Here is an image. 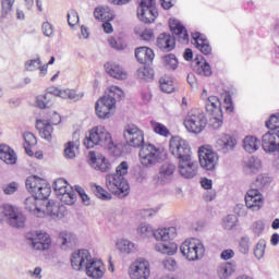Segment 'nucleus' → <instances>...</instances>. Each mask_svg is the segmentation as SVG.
<instances>
[{"label":"nucleus","instance_id":"1","mask_svg":"<svg viewBox=\"0 0 279 279\" xmlns=\"http://www.w3.org/2000/svg\"><path fill=\"white\" fill-rule=\"evenodd\" d=\"M137 233L143 236V239L153 235L156 241L165 242H160L155 245L156 252H160V254H168V256H173V254L178 252V244L173 242H167L173 241V239L178 236V229L175 227L163 228L154 231V228H151L149 225L141 223L137 228Z\"/></svg>","mask_w":279,"mask_h":279},{"label":"nucleus","instance_id":"2","mask_svg":"<svg viewBox=\"0 0 279 279\" xmlns=\"http://www.w3.org/2000/svg\"><path fill=\"white\" fill-rule=\"evenodd\" d=\"M71 265L75 271L85 269L89 278H104V264L101 260L93 258L88 250H78L77 252L72 253Z\"/></svg>","mask_w":279,"mask_h":279},{"label":"nucleus","instance_id":"3","mask_svg":"<svg viewBox=\"0 0 279 279\" xmlns=\"http://www.w3.org/2000/svg\"><path fill=\"white\" fill-rule=\"evenodd\" d=\"M84 145L87 149H93L95 145H99L117 156V145L112 141V135L104 126L93 128L86 135Z\"/></svg>","mask_w":279,"mask_h":279},{"label":"nucleus","instance_id":"4","mask_svg":"<svg viewBox=\"0 0 279 279\" xmlns=\"http://www.w3.org/2000/svg\"><path fill=\"white\" fill-rule=\"evenodd\" d=\"M163 150L154 144H144L140 149V162L146 169L156 167L162 160Z\"/></svg>","mask_w":279,"mask_h":279},{"label":"nucleus","instance_id":"5","mask_svg":"<svg viewBox=\"0 0 279 279\" xmlns=\"http://www.w3.org/2000/svg\"><path fill=\"white\" fill-rule=\"evenodd\" d=\"M184 125L187 132L192 134H202L208 125V119H206V113L202 109H192L189 111L184 120Z\"/></svg>","mask_w":279,"mask_h":279},{"label":"nucleus","instance_id":"6","mask_svg":"<svg viewBox=\"0 0 279 279\" xmlns=\"http://www.w3.org/2000/svg\"><path fill=\"white\" fill-rule=\"evenodd\" d=\"M180 252L186 260H202L204 258V254L206 253V248L204 247V243L198 239L192 238L190 240H185L181 246Z\"/></svg>","mask_w":279,"mask_h":279},{"label":"nucleus","instance_id":"7","mask_svg":"<svg viewBox=\"0 0 279 279\" xmlns=\"http://www.w3.org/2000/svg\"><path fill=\"white\" fill-rule=\"evenodd\" d=\"M106 187L110 193L120 198L128 197L130 195V183H128L125 177H121L119 174H107Z\"/></svg>","mask_w":279,"mask_h":279},{"label":"nucleus","instance_id":"8","mask_svg":"<svg viewBox=\"0 0 279 279\" xmlns=\"http://www.w3.org/2000/svg\"><path fill=\"white\" fill-rule=\"evenodd\" d=\"M26 189L29 193H34V196L41 203L43 199H48L49 195H51V187L47 183V180L37 175L26 179Z\"/></svg>","mask_w":279,"mask_h":279},{"label":"nucleus","instance_id":"9","mask_svg":"<svg viewBox=\"0 0 279 279\" xmlns=\"http://www.w3.org/2000/svg\"><path fill=\"white\" fill-rule=\"evenodd\" d=\"M52 187L60 202L68 206H73V204H75L77 196L75 195L73 187L69 186V182H66V180L63 178L57 179L53 182Z\"/></svg>","mask_w":279,"mask_h":279},{"label":"nucleus","instance_id":"10","mask_svg":"<svg viewBox=\"0 0 279 279\" xmlns=\"http://www.w3.org/2000/svg\"><path fill=\"white\" fill-rule=\"evenodd\" d=\"M61 121H62V118L56 111H53L50 114V118L37 120L36 130H38L39 136H41V138H45V141H51L52 138L51 134H53V126L51 125H59Z\"/></svg>","mask_w":279,"mask_h":279},{"label":"nucleus","instance_id":"11","mask_svg":"<svg viewBox=\"0 0 279 279\" xmlns=\"http://www.w3.org/2000/svg\"><path fill=\"white\" fill-rule=\"evenodd\" d=\"M198 160L205 171H215L219 165V155L209 146H202L198 149Z\"/></svg>","mask_w":279,"mask_h":279},{"label":"nucleus","instance_id":"12","mask_svg":"<svg viewBox=\"0 0 279 279\" xmlns=\"http://www.w3.org/2000/svg\"><path fill=\"white\" fill-rule=\"evenodd\" d=\"M170 151L174 158L180 160H184L191 158V145L186 140H183L180 136H174L170 140Z\"/></svg>","mask_w":279,"mask_h":279},{"label":"nucleus","instance_id":"13","mask_svg":"<svg viewBox=\"0 0 279 279\" xmlns=\"http://www.w3.org/2000/svg\"><path fill=\"white\" fill-rule=\"evenodd\" d=\"M124 140L130 147H143L145 145V134L135 124H129L124 128Z\"/></svg>","mask_w":279,"mask_h":279},{"label":"nucleus","instance_id":"14","mask_svg":"<svg viewBox=\"0 0 279 279\" xmlns=\"http://www.w3.org/2000/svg\"><path fill=\"white\" fill-rule=\"evenodd\" d=\"M175 173V166L173 163L165 162L159 168L157 174L153 177V184L155 186H167L173 181V175Z\"/></svg>","mask_w":279,"mask_h":279},{"label":"nucleus","instance_id":"15","mask_svg":"<svg viewBox=\"0 0 279 279\" xmlns=\"http://www.w3.org/2000/svg\"><path fill=\"white\" fill-rule=\"evenodd\" d=\"M149 276H151V269L149 268V262L146 259L140 258L131 265V279H147Z\"/></svg>","mask_w":279,"mask_h":279},{"label":"nucleus","instance_id":"16","mask_svg":"<svg viewBox=\"0 0 279 279\" xmlns=\"http://www.w3.org/2000/svg\"><path fill=\"white\" fill-rule=\"evenodd\" d=\"M28 245L34 250L45 251L51 245V238L45 232L35 231L27 234Z\"/></svg>","mask_w":279,"mask_h":279},{"label":"nucleus","instance_id":"17","mask_svg":"<svg viewBox=\"0 0 279 279\" xmlns=\"http://www.w3.org/2000/svg\"><path fill=\"white\" fill-rule=\"evenodd\" d=\"M88 165L96 171H101V173H108L112 169L110 161L101 154H96L95 151H89L88 154Z\"/></svg>","mask_w":279,"mask_h":279},{"label":"nucleus","instance_id":"18","mask_svg":"<svg viewBox=\"0 0 279 279\" xmlns=\"http://www.w3.org/2000/svg\"><path fill=\"white\" fill-rule=\"evenodd\" d=\"M245 204L250 210L256 213L263 208L265 199L263 198V194H260L258 189H251L245 195Z\"/></svg>","mask_w":279,"mask_h":279},{"label":"nucleus","instance_id":"19","mask_svg":"<svg viewBox=\"0 0 279 279\" xmlns=\"http://www.w3.org/2000/svg\"><path fill=\"white\" fill-rule=\"evenodd\" d=\"M197 161L193 160L192 157L179 161V173L185 180H193L197 175Z\"/></svg>","mask_w":279,"mask_h":279},{"label":"nucleus","instance_id":"20","mask_svg":"<svg viewBox=\"0 0 279 279\" xmlns=\"http://www.w3.org/2000/svg\"><path fill=\"white\" fill-rule=\"evenodd\" d=\"M262 147L267 154L279 151V134L267 132L262 137Z\"/></svg>","mask_w":279,"mask_h":279},{"label":"nucleus","instance_id":"21","mask_svg":"<svg viewBox=\"0 0 279 279\" xmlns=\"http://www.w3.org/2000/svg\"><path fill=\"white\" fill-rule=\"evenodd\" d=\"M114 106L113 102L107 100V98L102 96L95 105L97 117L99 119H110Z\"/></svg>","mask_w":279,"mask_h":279},{"label":"nucleus","instance_id":"22","mask_svg":"<svg viewBox=\"0 0 279 279\" xmlns=\"http://www.w3.org/2000/svg\"><path fill=\"white\" fill-rule=\"evenodd\" d=\"M236 147V138L232 135L225 134L216 142V148L222 154H229Z\"/></svg>","mask_w":279,"mask_h":279},{"label":"nucleus","instance_id":"23","mask_svg":"<svg viewBox=\"0 0 279 279\" xmlns=\"http://www.w3.org/2000/svg\"><path fill=\"white\" fill-rule=\"evenodd\" d=\"M25 209L35 215V217H45V207H41V202L35 196H29L25 199Z\"/></svg>","mask_w":279,"mask_h":279},{"label":"nucleus","instance_id":"24","mask_svg":"<svg viewBox=\"0 0 279 279\" xmlns=\"http://www.w3.org/2000/svg\"><path fill=\"white\" fill-rule=\"evenodd\" d=\"M157 47L161 51H173L175 49V38L171 34L161 33L157 37Z\"/></svg>","mask_w":279,"mask_h":279},{"label":"nucleus","instance_id":"25","mask_svg":"<svg viewBox=\"0 0 279 279\" xmlns=\"http://www.w3.org/2000/svg\"><path fill=\"white\" fill-rule=\"evenodd\" d=\"M169 26L172 34L178 36L179 43H189V32L178 20L170 19Z\"/></svg>","mask_w":279,"mask_h":279},{"label":"nucleus","instance_id":"26","mask_svg":"<svg viewBox=\"0 0 279 279\" xmlns=\"http://www.w3.org/2000/svg\"><path fill=\"white\" fill-rule=\"evenodd\" d=\"M193 45H195L196 49H199L201 53L204 56H210L213 48H210V44H208V39L204 37V35L199 33H193Z\"/></svg>","mask_w":279,"mask_h":279},{"label":"nucleus","instance_id":"27","mask_svg":"<svg viewBox=\"0 0 279 279\" xmlns=\"http://www.w3.org/2000/svg\"><path fill=\"white\" fill-rule=\"evenodd\" d=\"M263 169V161L258 157H250L246 161H244L243 171L246 175H254L258 173Z\"/></svg>","mask_w":279,"mask_h":279},{"label":"nucleus","instance_id":"28","mask_svg":"<svg viewBox=\"0 0 279 279\" xmlns=\"http://www.w3.org/2000/svg\"><path fill=\"white\" fill-rule=\"evenodd\" d=\"M135 58L141 64H150L154 62V50L149 47H140L135 49Z\"/></svg>","mask_w":279,"mask_h":279},{"label":"nucleus","instance_id":"29","mask_svg":"<svg viewBox=\"0 0 279 279\" xmlns=\"http://www.w3.org/2000/svg\"><path fill=\"white\" fill-rule=\"evenodd\" d=\"M0 160L5 165H16V153L10 146L0 144Z\"/></svg>","mask_w":279,"mask_h":279},{"label":"nucleus","instance_id":"30","mask_svg":"<svg viewBox=\"0 0 279 279\" xmlns=\"http://www.w3.org/2000/svg\"><path fill=\"white\" fill-rule=\"evenodd\" d=\"M137 17L142 23H154L158 19V9L156 7L150 9H137Z\"/></svg>","mask_w":279,"mask_h":279},{"label":"nucleus","instance_id":"31","mask_svg":"<svg viewBox=\"0 0 279 279\" xmlns=\"http://www.w3.org/2000/svg\"><path fill=\"white\" fill-rule=\"evenodd\" d=\"M105 69L111 77H114V80H128V72L117 63H107L105 64Z\"/></svg>","mask_w":279,"mask_h":279},{"label":"nucleus","instance_id":"32","mask_svg":"<svg viewBox=\"0 0 279 279\" xmlns=\"http://www.w3.org/2000/svg\"><path fill=\"white\" fill-rule=\"evenodd\" d=\"M59 243H61L62 250H69V247H75L77 245V236L70 232H61L59 234Z\"/></svg>","mask_w":279,"mask_h":279},{"label":"nucleus","instance_id":"33","mask_svg":"<svg viewBox=\"0 0 279 279\" xmlns=\"http://www.w3.org/2000/svg\"><path fill=\"white\" fill-rule=\"evenodd\" d=\"M104 97L105 99L117 106V101L123 99V97H125V93H123V89H121L119 86H110L109 93L106 94Z\"/></svg>","mask_w":279,"mask_h":279},{"label":"nucleus","instance_id":"34","mask_svg":"<svg viewBox=\"0 0 279 279\" xmlns=\"http://www.w3.org/2000/svg\"><path fill=\"white\" fill-rule=\"evenodd\" d=\"M206 111L209 112V114H220L223 112V110H221V100H219L217 96L208 97L206 101Z\"/></svg>","mask_w":279,"mask_h":279},{"label":"nucleus","instance_id":"35","mask_svg":"<svg viewBox=\"0 0 279 279\" xmlns=\"http://www.w3.org/2000/svg\"><path fill=\"white\" fill-rule=\"evenodd\" d=\"M94 16L97 19V21L104 22L114 20V13H112V10H110L108 7L96 8L94 11Z\"/></svg>","mask_w":279,"mask_h":279},{"label":"nucleus","instance_id":"36","mask_svg":"<svg viewBox=\"0 0 279 279\" xmlns=\"http://www.w3.org/2000/svg\"><path fill=\"white\" fill-rule=\"evenodd\" d=\"M196 64L194 65V71L197 75H204V77H210L213 75V69L208 62L199 61L198 58L195 59Z\"/></svg>","mask_w":279,"mask_h":279},{"label":"nucleus","instance_id":"37","mask_svg":"<svg viewBox=\"0 0 279 279\" xmlns=\"http://www.w3.org/2000/svg\"><path fill=\"white\" fill-rule=\"evenodd\" d=\"M236 271V266L232 265L231 263H223L218 266L217 274L218 278L220 279H229L232 274Z\"/></svg>","mask_w":279,"mask_h":279},{"label":"nucleus","instance_id":"38","mask_svg":"<svg viewBox=\"0 0 279 279\" xmlns=\"http://www.w3.org/2000/svg\"><path fill=\"white\" fill-rule=\"evenodd\" d=\"M117 250H119V252H121V254H134V252H136V244H134L132 241L130 240H119L117 243Z\"/></svg>","mask_w":279,"mask_h":279},{"label":"nucleus","instance_id":"39","mask_svg":"<svg viewBox=\"0 0 279 279\" xmlns=\"http://www.w3.org/2000/svg\"><path fill=\"white\" fill-rule=\"evenodd\" d=\"M243 147L248 154H254V151H258L260 142L255 136H246L243 141Z\"/></svg>","mask_w":279,"mask_h":279},{"label":"nucleus","instance_id":"40","mask_svg":"<svg viewBox=\"0 0 279 279\" xmlns=\"http://www.w3.org/2000/svg\"><path fill=\"white\" fill-rule=\"evenodd\" d=\"M36 106L37 108H40V110L51 108V106H53V96L51 94H43L37 96Z\"/></svg>","mask_w":279,"mask_h":279},{"label":"nucleus","instance_id":"41","mask_svg":"<svg viewBox=\"0 0 279 279\" xmlns=\"http://www.w3.org/2000/svg\"><path fill=\"white\" fill-rule=\"evenodd\" d=\"M150 128L155 134H159V136H171V132L169 129L165 126V124L156 121H150Z\"/></svg>","mask_w":279,"mask_h":279},{"label":"nucleus","instance_id":"42","mask_svg":"<svg viewBox=\"0 0 279 279\" xmlns=\"http://www.w3.org/2000/svg\"><path fill=\"white\" fill-rule=\"evenodd\" d=\"M223 125V112L210 113L209 128L213 130H219Z\"/></svg>","mask_w":279,"mask_h":279},{"label":"nucleus","instance_id":"43","mask_svg":"<svg viewBox=\"0 0 279 279\" xmlns=\"http://www.w3.org/2000/svg\"><path fill=\"white\" fill-rule=\"evenodd\" d=\"M49 215V217H60V205L53 202H48L44 208V216Z\"/></svg>","mask_w":279,"mask_h":279},{"label":"nucleus","instance_id":"44","mask_svg":"<svg viewBox=\"0 0 279 279\" xmlns=\"http://www.w3.org/2000/svg\"><path fill=\"white\" fill-rule=\"evenodd\" d=\"M25 215H23L22 213H16L11 220H9L10 226H12V228H25Z\"/></svg>","mask_w":279,"mask_h":279},{"label":"nucleus","instance_id":"45","mask_svg":"<svg viewBox=\"0 0 279 279\" xmlns=\"http://www.w3.org/2000/svg\"><path fill=\"white\" fill-rule=\"evenodd\" d=\"M160 89L162 93L171 94L173 90H175V86H173V81L169 77H161L159 80Z\"/></svg>","mask_w":279,"mask_h":279},{"label":"nucleus","instance_id":"46","mask_svg":"<svg viewBox=\"0 0 279 279\" xmlns=\"http://www.w3.org/2000/svg\"><path fill=\"white\" fill-rule=\"evenodd\" d=\"M84 97V93H77L75 89H63L62 99H71L72 101H80Z\"/></svg>","mask_w":279,"mask_h":279},{"label":"nucleus","instance_id":"47","mask_svg":"<svg viewBox=\"0 0 279 279\" xmlns=\"http://www.w3.org/2000/svg\"><path fill=\"white\" fill-rule=\"evenodd\" d=\"M137 77L140 80H154V69L143 66L137 70Z\"/></svg>","mask_w":279,"mask_h":279},{"label":"nucleus","instance_id":"48","mask_svg":"<svg viewBox=\"0 0 279 279\" xmlns=\"http://www.w3.org/2000/svg\"><path fill=\"white\" fill-rule=\"evenodd\" d=\"M14 3H16V0H2L1 1L2 16H8V14H10V12H12V9L14 8Z\"/></svg>","mask_w":279,"mask_h":279},{"label":"nucleus","instance_id":"49","mask_svg":"<svg viewBox=\"0 0 279 279\" xmlns=\"http://www.w3.org/2000/svg\"><path fill=\"white\" fill-rule=\"evenodd\" d=\"M265 247H267L265 240H259L254 250V255L258 260H260V258H263V256H265Z\"/></svg>","mask_w":279,"mask_h":279},{"label":"nucleus","instance_id":"50","mask_svg":"<svg viewBox=\"0 0 279 279\" xmlns=\"http://www.w3.org/2000/svg\"><path fill=\"white\" fill-rule=\"evenodd\" d=\"M251 230L255 236H260L265 230V222L263 220H256L252 223Z\"/></svg>","mask_w":279,"mask_h":279},{"label":"nucleus","instance_id":"51","mask_svg":"<svg viewBox=\"0 0 279 279\" xmlns=\"http://www.w3.org/2000/svg\"><path fill=\"white\" fill-rule=\"evenodd\" d=\"M163 62L167 69H172V71H175V69H178V59L175 58V54L166 56Z\"/></svg>","mask_w":279,"mask_h":279},{"label":"nucleus","instance_id":"52","mask_svg":"<svg viewBox=\"0 0 279 279\" xmlns=\"http://www.w3.org/2000/svg\"><path fill=\"white\" fill-rule=\"evenodd\" d=\"M266 128L268 130H278L279 128V113L270 116L269 120L266 121Z\"/></svg>","mask_w":279,"mask_h":279},{"label":"nucleus","instance_id":"53","mask_svg":"<svg viewBox=\"0 0 279 279\" xmlns=\"http://www.w3.org/2000/svg\"><path fill=\"white\" fill-rule=\"evenodd\" d=\"M130 169V165L128 161H122L117 168H116V173L113 175H120L121 178H124L128 175V171Z\"/></svg>","mask_w":279,"mask_h":279},{"label":"nucleus","instance_id":"54","mask_svg":"<svg viewBox=\"0 0 279 279\" xmlns=\"http://www.w3.org/2000/svg\"><path fill=\"white\" fill-rule=\"evenodd\" d=\"M64 156L70 160L75 158V142H69L65 144Z\"/></svg>","mask_w":279,"mask_h":279},{"label":"nucleus","instance_id":"55","mask_svg":"<svg viewBox=\"0 0 279 279\" xmlns=\"http://www.w3.org/2000/svg\"><path fill=\"white\" fill-rule=\"evenodd\" d=\"M94 193H95L96 197H98L99 199H110L111 198L110 193H108V191L104 190V187H101L99 185L94 186Z\"/></svg>","mask_w":279,"mask_h":279},{"label":"nucleus","instance_id":"56","mask_svg":"<svg viewBox=\"0 0 279 279\" xmlns=\"http://www.w3.org/2000/svg\"><path fill=\"white\" fill-rule=\"evenodd\" d=\"M68 23L70 27H75V25L80 23V15L77 14V11L71 10L68 12Z\"/></svg>","mask_w":279,"mask_h":279},{"label":"nucleus","instance_id":"57","mask_svg":"<svg viewBox=\"0 0 279 279\" xmlns=\"http://www.w3.org/2000/svg\"><path fill=\"white\" fill-rule=\"evenodd\" d=\"M24 138V145L28 146V147H35V145L38 144V140H36V136L34 135V133H24L23 135Z\"/></svg>","mask_w":279,"mask_h":279},{"label":"nucleus","instance_id":"58","mask_svg":"<svg viewBox=\"0 0 279 279\" xmlns=\"http://www.w3.org/2000/svg\"><path fill=\"white\" fill-rule=\"evenodd\" d=\"M223 228L225 230H232L234 226H236V216L229 215L223 219Z\"/></svg>","mask_w":279,"mask_h":279},{"label":"nucleus","instance_id":"59","mask_svg":"<svg viewBox=\"0 0 279 279\" xmlns=\"http://www.w3.org/2000/svg\"><path fill=\"white\" fill-rule=\"evenodd\" d=\"M267 184V177L265 174H259L254 184L252 185V189H257V191H260V189H265Z\"/></svg>","mask_w":279,"mask_h":279},{"label":"nucleus","instance_id":"60","mask_svg":"<svg viewBox=\"0 0 279 279\" xmlns=\"http://www.w3.org/2000/svg\"><path fill=\"white\" fill-rule=\"evenodd\" d=\"M239 250L241 254H247V252H250V239L247 236L241 238Z\"/></svg>","mask_w":279,"mask_h":279},{"label":"nucleus","instance_id":"61","mask_svg":"<svg viewBox=\"0 0 279 279\" xmlns=\"http://www.w3.org/2000/svg\"><path fill=\"white\" fill-rule=\"evenodd\" d=\"M137 10H145L156 8V0H137Z\"/></svg>","mask_w":279,"mask_h":279},{"label":"nucleus","instance_id":"62","mask_svg":"<svg viewBox=\"0 0 279 279\" xmlns=\"http://www.w3.org/2000/svg\"><path fill=\"white\" fill-rule=\"evenodd\" d=\"M16 210H14V207L11 205H4L1 209V214L4 215V217L9 218V221H11L12 217L16 215Z\"/></svg>","mask_w":279,"mask_h":279},{"label":"nucleus","instance_id":"63","mask_svg":"<svg viewBox=\"0 0 279 279\" xmlns=\"http://www.w3.org/2000/svg\"><path fill=\"white\" fill-rule=\"evenodd\" d=\"M40 58L29 60L25 63L26 71H36L40 66Z\"/></svg>","mask_w":279,"mask_h":279},{"label":"nucleus","instance_id":"64","mask_svg":"<svg viewBox=\"0 0 279 279\" xmlns=\"http://www.w3.org/2000/svg\"><path fill=\"white\" fill-rule=\"evenodd\" d=\"M41 29H43L44 36H47L48 38H51V36H53V26L51 25V23L44 22Z\"/></svg>","mask_w":279,"mask_h":279}]
</instances>
